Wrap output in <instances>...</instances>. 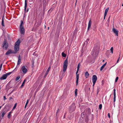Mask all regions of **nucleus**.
<instances>
[{
    "instance_id": "f257e3e1",
    "label": "nucleus",
    "mask_w": 123,
    "mask_h": 123,
    "mask_svg": "<svg viewBox=\"0 0 123 123\" xmlns=\"http://www.w3.org/2000/svg\"><path fill=\"white\" fill-rule=\"evenodd\" d=\"M68 60L67 58L64 61L63 63V72L64 73L66 71L68 67Z\"/></svg>"
},
{
    "instance_id": "f03ea898",
    "label": "nucleus",
    "mask_w": 123,
    "mask_h": 123,
    "mask_svg": "<svg viewBox=\"0 0 123 123\" xmlns=\"http://www.w3.org/2000/svg\"><path fill=\"white\" fill-rule=\"evenodd\" d=\"M20 43V41L18 40L15 43L14 47V50L16 52L19 50V46Z\"/></svg>"
},
{
    "instance_id": "7ed1b4c3",
    "label": "nucleus",
    "mask_w": 123,
    "mask_h": 123,
    "mask_svg": "<svg viewBox=\"0 0 123 123\" xmlns=\"http://www.w3.org/2000/svg\"><path fill=\"white\" fill-rule=\"evenodd\" d=\"M75 103H73L69 107V109L70 112H72L74 111L75 110Z\"/></svg>"
},
{
    "instance_id": "20e7f679",
    "label": "nucleus",
    "mask_w": 123,
    "mask_h": 123,
    "mask_svg": "<svg viewBox=\"0 0 123 123\" xmlns=\"http://www.w3.org/2000/svg\"><path fill=\"white\" fill-rule=\"evenodd\" d=\"M2 47L3 49H6L8 48V43L6 40H5L3 42Z\"/></svg>"
},
{
    "instance_id": "39448f33",
    "label": "nucleus",
    "mask_w": 123,
    "mask_h": 123,
    "mask_svg": "<svg viewBox=\"0 0 123 123\" xmlns=\"http://www.w3.org/2000/svg\"><path fill=\"white\" fill-rule=\"evenodd\" d=\"M20 31L21 34H24L25 33V29L24 27H20Z\"/></svg>"
},
{
    "instance_id": "423d86ee",
    "label": "nucleus",
    "mask_w": 123,
    "mask_h": 123,
    "mask_svg": "<svg viewBox=\"0 0 123 123\" xmlns=\"http://www.w3.org/2000/svg\"><path fill=\"white\" fill-rule=\"evenodd\" d=\"M21 69L24 74L26 73L27 71V69L25 66H23L21 68Z\"/></svg>"
},
{
    "instance_id": "0eeeda50",
    "label": "nucleus",
    "mask_w": 123,
    "mask_h": 123,
    "mask_svg": "<svg viewBox=\"0 0 123 123\" xmlns=\"http://www.w3.org/2000/svg\"><path fill=\"white\" fill-rule=\"evenodd\" d=\"M16 52H14V51H12L10 49L8 50L6 53V55H9L10 54L12 53H16Z\"/></svg>"
},
{
    "instance_id": "6e6552de",
    "label": "nucleus",
    "mask_w": 123,
    "mask_h": 123,
    "mask_svg": "<svg viewBox=\"0 0 123 123\" xmlns=\"http://www.w3.org/2000/svg\"><path fill=\"white\" fill-rule=\"evenodd\" d=\"M97 80V77L95 75H94L92 77V82H96Z\"/></svg>"
},
{
    "instance_id": "1a4fd4ad",
    "label": "nucleus",
    "mask_w": 123,
    "mask_h": 123,
    "mask_svg": "<svg viewBox=\"0 0 123 123\" xmlns=\"http://www.w3.org/2000/svg\"><path fill=\"white\" fill-rule=\"evenodd\" d=\"M112 31L116 36H118V31L117 30H116L115 28H114L112 29Z\"/></svg>"
},
{
    "instance_id": "9d476101",
    "label": "nucleus",
    "mask_w": 123,
    "mask_h": 123,
    "mask_svg": "<svg viewBox=\"0 0 123 123\" xmlns=\"http://www.w3.org/2000/svg\"><path fill=\"white\" fill-rule=\"evenodd\" d=\"M109 9V7H108L105 10V12L104 13V19H105V18L106 16L107 12L108 11V10Z\"/></svg>"
},
{
    "instance_id": "9b49d317",
    "label": "nucleus",
    "mask_w": 123,
    "mask_h": 123,
    "mask_svg": "<svg viewBox=\"0 0 123 123\" xmlns=\"http://www.w3.org/2000/svg\"><path fill=\"white\" fill-rule=\"evenodd\" d=\"M92 24V21L91 19H90L89 20V22L88 23V25L87 28L88 30L91 27V25Z\"/></svg>"
},
{
    "instance_id": "f8f14e48",
    "label": "nucleus",
    "mask_w": 123,
    "mask_h": 123,
    "mask_svg": "<svg viewBox=\"0 0 123 123\" xmlns=\"http://www.w3.org/2000/svg\"><path fill=\"white\" fill-rule=\"evenodd\" d=\"M7 77V76H6V75L5 74H4L0 78V79L1 80L5 79H6Z\"/></svg>"
},
{
    "instance_id": "ddd939ff",
    "label": "nucleus",
    "mask_w": 123,
    "mask_h": 123,
    "mask_svg": "<svg viewBox=\"0 0 123 123\" xmlns=\"http://www.w3.org/2000/svg\"><path fill=\"white\" fill-rule=\"evenodd\" d=\"M116 89H115L114 90V101L115 102L116 100Z\"/></svg>"
},
{
    "instance_id": "4468645a",
    "label": "nucleus",
    "mask_w": 123,
    "mask_h": 123,
    "mask_svg": "<svg viewBox=\"0 0 123 123\" xmlns=\"http://www.w3.org/2000/svg\"><path fill=\"white\" fill-rule=\"evenodd\" d=\"M21 61V57L19 55L18 57V65H19L20 64Z\"/></svg>"
},
{
    "instance_id": "2eb2a0df",
    "label": "nucleus",
    "mask_w": 123,
    "mask_h": 123,
    "mask_svg": "<svg viewBox=\"0 0 123 123\" xmlns=\"http://www.w3.org/2000/svg\"><path fill=\"white\" fill-rule=\"evenodd\" d=\"M76 85H77L78 84V80L79 79V74H76Z\"/></svg>"
},
{
    "instance_id": "dca6fc26",
    "label": "nucleus",
    "mask_w": 123,
    "mask_h": 123,
    "mask_svg": "<svg viewBox=\"0 0 123 123\" xmlns=\"http://www.w3.org/2000/svg\"><path fill=\"white\" fill-rule=\"evenodd\" d=\"M85 75L86 78H87L89 76V74L87 71L85 73Z\"/></svg>"
},
{
    "instance_id": "f3484780",
    "label": "nucleus",
    "mask_w": 123,
    "mask_h": 123,
    "mask_svg": "<svg viewBox=\"0 0 123 123\" xmlns=\"http://www.w3.org/2000/svg\"><path fill=\"white\" fill-rule=\"evenodd\" d=\"M106 62L105 63V64L103 65L101 67L100 69V71H101L105 67V65L106 64Z\"/></svg>"
},
{
    "instance_id": "a211bd4d",
    "label": "nucleus",
    "mask_w": 123,
    "mask_h": 123,
    "mask_svg": "<svg viewBox=\"0 0 123 123\" xmlns=\"http://www.w3.org/2000/svg\"><path fill=\"white\" fill-rule=\"evenodd\" d=\"M27 3L26 0H25V9H24L25 11H25H26V8L27 6Z\"/></svg>"
},
{
    "instance_id": "6ab92c4d",
    "label": "nucleus",
    "mask_w": 123,
    "mask_h": 123,
    "mask_svg": "<svg viewBox=\"0 0 123 123\" xmlns=\"http://www.w3.org/2000/svg\"><path fill=\"white\" fill-rule=\"evenodd\" d=\"M50 68V66L49 67L46 71V74H45V76H46L47 75V74H48L49 73V71Z\"/></svg>"
},
{
    "instance_id": "aec40b11",
    "label": "nucleus",
    "mask_w": 123,
    "mask_h": 123,
    "mask_svg": "<svg viewBox=\"0 0 123 123\" xmlns=\"http://www.w3.org/2000/svg\"><path fill=\"white\" fill-rule=\"evenodd\" d=\"M4 16L2 18V26H4L5 25L4 24Z\"/></svg>"
},
{
    "instance_id": "412c9836",
    "label": "nucleus",
    "mask_w": 123,
    "mask_h": 123,
    "mask_svg": "<svg viewBox=\"0 0 123 123\" xmlns=\"http://www.w3.org/2000/svg\"><path fill=\"white\" fill-rule=\"evenodd\" d=\"M12 113V111H10L9 113L8 114L7 117L8 118H9L11 116V114Z\"/></svg>"
},
{
    "instance_id": "4be33fe9",
    "label": "nucleus",
    "mask_w": 123,
    "mask_h": 123,
    "mask_svg": "<svg viewBox=\"0 0 123 123\" xmlns=\"http://www.w3.org/2000/svg\"><path fill=\"white\" fill-rule=\"evenodd\" d=\"M26 79H25L24 80V81L23 83H22V84L21 86V87H22L24 86V84L26 81Z\"/></svg>"
},
{
    "instance_id": "5701e85b",
    "label": "nucleus",
    "mask_w": 123,
    "mask_h": 123,
    "mask_svg": "<svg viewBox=\"0 0 123 123\" xmlns=\"http://www.w3.org/2000/svg\"><path fill=\"white\" fill-rule=\"evenodd\" d=\"M62 56L64 57H65L66 56V54L64 53L63 52H62Z\"/></svg>"
},
{
    "instance_id": "b1692460",
    "label": "nucleus",
    "mask_w": 123,
    "mask_h": 123,
    "mask_svg": "<svg viewBox=\"0 0 123 123\" xmlns=\"http://www.w3.org/2000/svg\"><path fill=\"white\" fill-rule=\"evenodd\" d=\"M21 23L20 26V27H23V21L22 20H21Z\"/></svg>"
},
{
    "instance_id": "393cba45",
    "label": "nucleus",
    "mask_w": 123,
    "mask_h": 123,
    "mask_svg": "<svg viewBox=\"0 0 123 123\" xmlns=\"http://www.w3.org/2000/svg\"><path fill=\"white\" fill-rule=\"evenodd\" d=\"M6 112H5V111H4L2 113V114L1 115V117H2V118H3L4 117V115L6 114Z\"/></svg>"
},
{
    "instance_id": "a878e982",
    "label": "nucleus",
    "mask_w": 123,
    "mask_h": 123,
    "mask_svg": "<svg viewBox=\"0 0 123 123\" xmlns=\"http://www.w3.org/2000/svg\"><path fill=\"white\" fill-rule=\"evenodd\" d=\"M80 63H79L78 64V65L77 66V69L79 70V68L80 67Z\"/></svg>"
},
{
    "instance_id": "bb28decb",
    "label": "nucleus",
    "mask_w": 123,
    "mask_h": 123,
    "mask_svg": "<svg viewBox=\"0 0 123 123\" xmlns=\"http://www.w3.org/2000/svg\"><path fill=\"white\" fill-rule=\"evenodd\" d=\"M102 104H100L99 106V109L100 110H101L102 109Z\"/></svg>"
},
{
    "instance_id": "cd10ccee",
    "label": "nucleus",
    "mask_w": 123,
    "mask_h": 123,
    "mask_svg": "<svg viewBox=\"0 0 123 123\" xmlns=\"http://www.w3.org/2000/svg\"><path fill=\"white\" fill-rule=\"evenodd\" d=\"M113 47H112L110 49V50L111 51V52L112 54L113 53Z\"/></svg>"
},
{
    "instance_id": "c85d7f7f",
    "label": "nucleus",
    "mask_w": 123,
    "mask_h": 123,
    "mask_svg": "<svg viewBox=\"0 0 123 123\" xmlns=\"http://www.w3.org/2000/svg\"><path fill=\"white\" fill-rule=\"evenodd\" d=\"M20 77L19 76L17 77L16 78V80L17 81L20 78Z\"/></svg>"
},
{
    "instance_id": "c756f323",
    "label": "nucleus",
    "mask_w": 123,
    "mask_h": 123,
    "mask_svg": "<svg viewBox=\"0 0 123 123\" xmlns=\"http://www.w3.org/2000/svg\"><path fill=\"white\" fill-rule=\"evenodd\" d=\"M29 100L28 99L27 100V101L25 105V108L26 107V105H27L28 104V103H29Z\"/></svg>"
},
{
    "instance_id": "7c9ffc66",
    "label": "nucleus",
    "mask_w": 123,
    "mask_h": 123,
    "mask_svg": "<svg viewBox=\"0 0 123 123\" xmlns=\"http://www.w3.org/2000/svg\"><path fill=\"white\" fill-rule=\"evenodd\" d=\"M12 72H9L8 73L6 74H5L6 75V76H7L8 75H9L10 74L12 73Z\"/></svg>"
},
{
    "instance_id": "2f4dec72",
    "label": "nucleus",
    "mask_w": 123,
    "mask_h": 123,
    "mask_svg": "<svg viewBox=\"0 0 123 123\" xmlns=\"http://www.w3.org/2000/svg\"><path fill=\"white\" fill-rule=\"evenodd\" d=\"M77 89H76L75 91V96H76L77 95Z\"/></svg>"
},
{
    "instance_id": "473e14b6",
    "label": "nucleus",
    "mask_w": 123,
    "mask_h": 123,
    "mask_svg": "<svg viewBox=\"0 0 123 123\" xmlns=\"http://www.w3.org/2000/svg\"><path fill=\"white\" fill-rule=\"evenodd\" d=\"M118 77H116L115 80V82H116L117 80H118Z\"/></svg>"
},
{
    "instance_id": "72a5a7b5",
    "label": "nucleus",
    "mask_w": 123,
    "mask_h": 123,
    "mask_svg": "<svg viewBox=\"0 0 123 123\" xmlns=\"http://www.w3.org/2000/svg\"><path fill=\"white\" fill-rule=\"evenodd\" d=\"M98 90L97 91V94H98L99 91V89H100V87H98L97 88Z\"/></svg>"
},
{
    "instance_id": "f704fd0d",
    "label": "nucleus",
    "mask_w": 123,
    "mask_h": 123,
    "mask_svg": "<svg viewBox=\"0 0 123 123\" xmlns=\"http://www.w3.org/2000/svg\"><path fill=\"white\" fill-rule=\"evenodd\" d=\"M17 105V103H16L14 105V107H13V109H14L15 108H16V106Z\"/></svg>"
},
{
    "instance_id": "c9c22d12",
    "label": "nucleus",
    "mask_w": 123,
    "mask_h": 123,
    "mask_svg": "<svg viewBox=\"0 0 123 123\" xmlns=\"http://www.w3.org/2000/svg\"><path fill=\"white\" fill-rule=\"evenodd\" d=\"M120 56H119L118 58L117 62L116 63V64L117 63H118V62L119 61V60L120 59Z\"/></svg>"
},
{
    "instance_id": "e433bc0d",
    "label": "nucleus",
    "mask_w": 123,
    "mask_h": 123,
    "mask_svg": "<svg viewBox=\"0 0 123 123\" xmlns=\"http://www.w3.org/2000/svg\"><path fill=\"white\" fill-rule=\"evenodd\" d=\"M89 39H87L85 41V42L84 43H88V41H89Z\"/></svg>"
},
{
    "instance_id": "4c0bfd02",
    "label": "nucleus",
    "mask_w": 123,
    "mask_h": 123,
    "mask_svg": "<svg viewBox=\"0 0 123 123\" xmlns=\"http://www.w3.org/2000/svg\"><path fill=\"white\" fill-rule=\"evenodd\" d=\"M108 117L109 118H110V113H108Z\"/></svg>"
},
{
    "instance_id": "58836bf2",
    "label": "nucleus",
    "mask_w": 123,
    "mask_h": 123,
    "mask_svg": "<svg viewBox=\"0 0 123 123\" xmlns=\"http://www.w3.org/2000/svg\"><path fill=\"white\" fill-rule=\"evenodd\" d=\"M2 64L0 66V71L1 70V68H2Z\"/></svg>"
},
{
    "instance_id": "ea45409f",
    "label": "nucleus",
    "mask_w": 123,
    "mask_h": 123,
    "mask_svg": "<svg viewBox=\"0 0 123 123\" xmlns=\"http://www.w3.org/2000/svg\"><path fill=\"white\" fill-rule=\"evenodd\" d=\"M79 71V70L77 69V71H76V74H78V73Z\"/></svg>"
},
{
    "instance_id": "a19ab883",
    "label": "nucleus",
    "mask_w": 123,
    "mask_h": 123,
    "mask_svg": "<svg viewBox=\"0 0 123 123\" xmlns=\"http://www.w3.org/2000/svg\"><path fill=\"white\" fill-rule=\"evenodd\" d=\"M93 82V85H92V86L93 87V86H94V85H95V84L96 82Z\"/></svg>"
},
{
    "instance_id": "79ce46f5",
    "label": "nucleus",
    "mask_w": 123,
    "mask_h": 123,
    "mask_svg": "<svg viewBox=\"0 0 123 123\" xmlns=\"http://www.w3.org/2000/svg\"><path fill=\"white\" fill-rule=\"evenodd\" d=\"M4 100H5V99H6V97L5 96H4Z\"/></svg>"
},
{
    "instance_id": "37998d69",
    "label": "nucleus",
    "mask_w": 123,
    "mask_h": 123,
    "mask_svg": "<svg viewBox=\"0 0 123 123\" xmlns=\"http://www.w3.org/2000/svg\"><path fill=\"white\" fill-rule=\"evenodd\" d=\"M12 97H10L9 98V99L10 100L11 99H12Z\"/></svg>"
},
{
    "instance_id": "c03bdc74",
    "label": "nucleus",
    "mask_w": 123,
    "mask_h": 123,
    "mask_svg": "<svg viewBox=\"0 0 123 123\" xmlns=\"http://www.w3.org/2000/svg\"><path fill=\"white\" fill-rule=\"evenodd\" d=\"M38 94L37 91L35 93V94Z\"/></svg>"
},
{
    "instance_id": "a18cd8bd",
    "label": "nucleus",
    "mask_w": 123,
    "mask_h": 123,
    "mask_svg": "<svg viewBox=\"0 0 123 123\" xmlns=\"http://www.w3.org/2000/svg\"><path fill=\"white\" fill-rule=\"evenodd\" d=\"M28 8L27 9V11H26L27 12H28Z\"/></svg>"
},
{
    "instance_id": "49530a36",
    "label": "nucleus",
    "mask_w": 123,
    "mask_h": 123,
    "mask_svg": "<svg viewBox=\"0 0 123 123\" xmlns=\"http://www.w3.org/2000/svg\"><path fill=\"white\" fill-rule=\"evenodd\" d=\"M104 60H103V62H104Z\"/></svg>"
},
{
    "instance_id": "de8ad7c7",
    "label": "nucleus",
    "mask_w": 123,
    "mask_h": 123,
    "mask_svg": "<svg viewBox=\"0 0 123 123\" xmlns=\"http://www.w3.org/2000/svg\"><path fill=\"white\" fill-rule=\"evenodd\" d=\"M122 6H123V4H122Z\"/></svg>"
},
{
    "instance_id": "09e8293b",
    "label": "nucleus",
    "mask_w": 123,
    "mask_h": 123,
    "mask_svg": "<svg viewBox=\"0 0 123 123\" xmlns=\"http://www.w3.org/2000/svg\"><path fill=\"white\" fill-rule=\"evenodd\" d=\"M33 64H34V63L33 62V63H32V65H33Z\"/></svg>"
},
{
    "instance_id": "8fccbe9b",
    "label": "nucleus",
    "mask_w": 123,
    "mask_h": 123,
    "mask_svg": "<svg viewBox=\"0 0 123 123\" xmlns=\"http://www.w3.org/2000/svg\"><path fill=\"white\" fill-rule=\"evenodd\" d=\"M49 27H48V29H49Z\"/></svg>"
},
{
    "instance_id": "3c124183",
    "label": "nucleus",
    "mask_w": 123,
    "mask_h": 123,
    "mask_svg": "<svg viewBox=\"0 0 123 123\" xmlns=\"http://www.w3.org/2000/svg\"><path fill=\"white\" fill-rule=\"evenodd\" d=\"M40 85H42V84H40Z\"/></svg>"
},
{
    "instance_id": "603ef678",
    "label": "nucleus",
    "mask_w": 123,
    "mask_h": 123,
    "mask_svg": "<svg viewBox=\"0 0 123 123\" xmlns=\"http://www.w3.org/2000/svg\"><path fill=\"white\" fill-rule=\"evenodd\" d=\"M45 27H46V26L45 25Z\"/></svg>"
}]
</instances>
